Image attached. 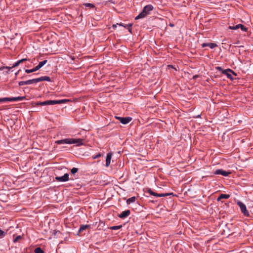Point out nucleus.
Masks as SVG:
<instances>
[{
    "mask_svg": "<svg viewBox=\"0 0 253 253\" xmlns=\"http://www.w3.org/2000/svg\"><path fill=\"white\" fill-rule=\"evenodd\" d=\"M69 101L67 99H61L58 100H46L43 102H32V106L33 107H36L38 106H44V105H50L57 104H62L66 103Z\"/></svg>",
    "mask_w": 253,
    "mask_h": 253,
    "instance_id": "f257e3e1",
    "label": "nucleus"
},
{
    "mask_svg": "<svg viewBox=\"0 0 253 253\" xmlns=\"http://www.w3.org/2000/svg\"><path fill=\"white\" fill-rule=\"evenodd\" d=\"M154 9L151 4L145 6L142 11L135 18V20L145 18L147 15L150 14V12Z\"/></svg>",
    "mask_w": 253,
    "mask_h": 253,
    "instance_id": "f03ea898",
    "label": "nucleus"
},
{
    "mask_svg": "<svg viewBox=\"0 0 253 253\" xmlns=\"http://www.w3.org/2000/svg\"><path fill=\"white\" fill-rule=\"evenodd\" d=\"M237 204L240 207V210L242 213L247 217L250 216V213L247 210L246 205L241 201H238Z\"/></svg>",
    "mask_w": 253,
    "mask_h": 253,
    "instance_id": "7ed1b4c3",
    "label": "nucleus"
},
{
    "mask_svg": "<svg viewBox=\"0 0 253 253\" xmlns=\"http://www.w3.org/2000/svg\"><path fill=\"white\" fill-rule=\"evenodd\" d=\"M222 74L226 75L227 78L228 79H230L231 80H233L236 79V78H234L233 77V75H234L235 76H237V74L235 73L233 71H232L230 69H227L226 70H224L223 71H222Z\"/></svg>",
    "mask_w": 253,
    "mask_h": 253,
    "instance_id": "20e7f679",
    "label": "nucleus"
},
{
    "mask_svg": "<svg viewBox=\"0 0 253 253\" xmlns=\"http://www.w3.org/2000/svg\"><path fill=\"white\" fill-rule=\"evenodd\" d=\"M148 192L151 195H153L155 197H166V196L173 194L172 193L158 194V193L153 191L151 189H149L148 190Z\"/></svg>",
    "mask_w": 253,
    "mask_h": 253,
    "instance_id": "39448f33",
    "label": "nucleus"
},
{
    "mask_svg": "<svg viewBox=\"0 0 253 253\" xmlns=\"http://www.w3.org/2000/svg\"><path fill=\"white\" fill-rule=\"evenodd\" d=\"M115 118L120 121L123 124L126 125L129 123L132 120V118L130 117H121L116 116Z\"/></svg>",
    "mask_w": 253,
    "mask_h": 253,
    "instance_id": "423d86ee",
    "label": "nucleus"
},
{
    "mask_svg": "<svg viewBox=\"0 0 253 253\" xmlns=\"http://www.w3.org/2000/svg\"><path fill=\"white\" fill-rule=\"evenodd\" d=\"M55 179L57 181H60V182H66L69 180V174L68 173H65L64 175L62 176H56L55 177Z\"/></svg>",
    "mask_w": 253,
    "mask_h": 253,
    "instance_id": "0eeeda50",
    "label": "nucleus"
},
{
    "mask_svg": "<svg viewBox=\"0 0 253 253\" xmlns=\"http://www.w3.org/2000/svg\"><path fill=\"white\" fill-rule=\"evenodd\" d=\"M213 173L216 175L220 174L224 176H227L231 173V172L225 171L222 169H217L213 172Z\"/></svg>",
    "mask_w": 253,
    "mask_h": 253,
    "instance_id": "6e6552de",
    "label": "nucleus"
},
{
    "mask_svg": "<svg viewBox=\"0 0 253 253\" xmlns=\"http://www.w3.org/2000/svg\"><path fill=\"white\" fill-rule=\"evenodd\" d=\"M239 28H241V29L244 32H247L248 30V28L241 24H238L235 26H230L229 27V29L231 30H237Z\"/></svg>",
    "mask_w": 253,
    "mask_h": 253,
    "instance_id": "1a4fd4ad",
    "label": "nucleus"
},
{
    "mask_svg": "<svg viewBox=\"0 0 253 253\" xmlns=\"http://www.w3.org/2000/svg\"><path fill=\"white\" fill-rule=\"evenodd\" d=\"M26 99V96H18V97H6V101H21Z\"/></svg>",
    "mask_w": 253,
    "mask_h": 253,
    "instance_id": "9d476101",
    "label": "nucleus"
},
{
    "mask_svg": "<svg viewBox=\"0 0 253 253\" xmlns=\"http://www.w3.org/2000/svg\"><path fill=\"white\" fill-rule=\"evenodd\" d=\"M71 144H76L77 146H80L83 145V139L81 138L75 139L71 138Z\"/></svg>",
    "mask_w": 253,
    "mask_h": 253,
    "instance_id": "9b49d317",
    "label": "nucleus"
},
{
    "mask_svg": "<svg viewBox=\"0 0 253 253\" xmlns=\"http://www.w3.org/2000/svg\"><path fill=\"white\" fill-rule=\"evenodd\" d=\"M71 138H66L62 140H58L55 142L57 144H71Z\"/></svg>",
    "mask_w": 253,
    "mask_h": 253,
    "instance_id": "f8f14e48",
    "label": "nucleus"
},
{
    "mask_svg": "<svg viewBox=\"0 0 253 253\" xmlns=\"http://www.w3.org/2000/svg\"><path fill=\"white\" fill-rule=\"evenodd\" d=\"M130 214V211L129 210H126L123 211L121 213L118 214V216L122 219H124L129 215Z\"/></svg>",
    "mask_w": 253,
    "mask_h": 253,
    "instance_id": "ddd939ff",
    "label": "nucleus"
},
{
    "mask_svg": "<svg viewBox=\"0 0 253 253\" xmlns=\"http://www.w3.org/2000/svg\"><path fill=\"white\" fill-rule=\"evenodd\" d=\"M20 64V61L19 60L15 62L11 67L8 66H2L0 67V71L3 70L4 69H8L10 70L11 69L16 67L18 66Z\"/></svg>",
    "mask_w": 253,
    "mask_h": 253,
    "instance_id": "4468645a",
    "label": "nucleus"
},
{
    "mask_svg": "<svg viewBox=\"0 0 253 253\" xmlns=\"http://www.w3.org/2000/svg\"><path fill=\"white\" fill-rule=\"evenodd\" d=\"M112 154L111 153H109L107 154L106 159V166L107 167H109L110 165L111 159L112 158Z\"/></svg>",
    "mask_w": 253,
    "mask_h": 253,
    "instance_id": "2eb2a0df",
    "label": "nucleus"
},
{
    "mask_svg": "<svg viewBox=\"0 0 253 253\" xmlns=\"http://www.w3.org/2000/svg\"><path fill=\"white\" fill-rule=\"evenodd\" d=\"M33 84L32 79L26 81H20L18 83V84L19 86H22L24 85H27V84Z\"/></svg>",
    "mask_w": 253,
    "mask_h": 253,
    "instance_id": "dca6fc26",
    "label": "nucleus"
},
{
    "mask_svg": "<svg viewBox=\"0 0 253 253\" xmlns=\"http://www.w3.org/2000/svg\"><path fill=\"white\" fill-rule=\"evenodd\" d=\"M90 228V226L89 225H81L80 226V229L79 230L78 235L79 234V233L81 232L82 231L86 229H89Z\"/></svg>",
    "mask_w": 253,
    "mask_h": 253,
    "instance_id": "f3484780",
    "label": "nucleus"
},
{
    "mask_svg": "<svg viewBox=\"0 0 253 253\" xmlns=\"http://www.w3.org/2000/svg\"><path fill=\"white\" fill-rule=\"evenodd\" d=\"M230 197L229 194H221L217 198V201H220L223 199H228Z\"/></svg>",
    "mask_w": 253,
    "mask_h": 253,
    "instance_id": "a211bd4d",
    "label": "nucleus"
},
{
    "mask_svg": "<svg viewBox=\"0 0 253 253\" xmlns=\"http://www.w3.org/2000/svg\"><path fill=\"white\" fill-rule=\"evenodd\" d=\"M136 198L134 196L130 197L126 200V203L127 204L129 205L131 203H134L136 201Z\"/></svg>",
    "mask_w": 253,
    "mask_h": 253,
    "instance_id": "6ab92c4d",
    "label": "nucleus"
},
{
    "mask_svg": "<svg viewBox=\"0 0 253 253\" xmlns=\"http://www.w3.org/2000/svg\"><path fill=\"white\" fill-rule=\"evenodd\" d=\"M47 60H44L40 62L39 64L36 66L37 68L40 69L41 68L43 65H44L47 63Z\"/></svg>",
    "mask_w": 253,
    "mask_h": 253,
    "instance_id": "aec40b11",
    "label": "nucleus"
},
{
    "mask_svg": "<svg viewBox=\"0 0 253 253\" xmlns=\"http://www.w3.org/2000/svg\"><path fill=\"white\" fill-rule=\"evenodd\" d=\"M32 81H33V84H36V83H39L40 82H42V77H40L38 78L34 79H32Z\"/></svg>",
    "mask_w": 253,
    "mask_h": 253,
    "instance_id": "412c9836",
    "label": "nucleus"
},
{
    "mask_svg": "<svg viewBox=\"0 0 253 253\" xmlns=\"http://www.w3.org/2000/svg\"><path fill=\"white\" fill-rule=\"evenodd\" d=\"M34 252L35 253H44V252L40 247L36 248L35 249Z\"/></svg>",
    "mask_w": 253,
    "mask_h": 253,
    "instance_id": "4be33fe9",
    "label": "nucleus"
},
{
    "mask_svg": "<svg viewBox=\"0 0 253 253\" xmlns=\"http://www.w3.org/2000/svg\"><path fill=\"white\" fill-rule=\"evenodd\" d=\"M83 5H84L85 7H88L91 8H93L95 7V5L93 4L90 3H84L83 4Z\"/></svg>",
    "mask_w": 253,
    "mask_h": 253,
    "instance_id": "5701e85b",
    "label": "nucleus"
},
{
    "mask_svg": "<svg viewBox=\"0 0 253 253\" xmlns=\"http://www.w3.org/2000/svg\"><path fill=\"white\" fill-rule=\"evenodd\" d=\"M7 231H4L0 229V238H2L7 234Z\"/></svg>",
    "mask_w": 253,
    "mask_h": 253,
    "instance_id": "b1692460",
    "label": "nucleus"
},
{
    "mask_svg": "<svg viewBox=\"0 0 253 253\" xmlns=\"http://www.w3.org/2000/svg\"><path fill=\"white\" fill-rule=\"evenodd\" d=\"M122 226H123L122 225H118V226H113L110 227L109 228L111 230H118V229H121L122 227Z\"/></svg>",
    "mask_w": 253,
    "mask_h": 253,
    "instance_id": "393cba45",
    "label": "nucleus"
},
{
    "mask_svg": "<svg viewBox=\"0 0 253 253\" xmlns=\"http://www.w3.org/2000/svg\"><path fill=\"white\" fill-rule=\"evenodd\" d=\"M42 81H47L51 82V79L48 76H42Z\"/></svg>",
    "mask_w": 253,
    "mask_h": 253,
    "instance_id": "a878e982",
    "label": "nucleus"
},
{
    "mask_svg": "<svg viewBox=\"0 0 253 253\" xmlns=\"http://www.w3.org/2000/svg\"><path fill=\"white\" fill-rule=\"evenodd\" d=\"M209 46L211 48L213 49L214 47L217 46V45L215 43H211H211H209Z\"/></svg>",
    "mask_w": 253,
    "mask_h": 253,
    "instance_id": "bb28decb",
    "label": "nucleus"
},
{
    "mask_svg": "<svg viewBox=\"0 0 253 253\" xmlns=\"http://www.w3.org/2000/svg\"><path fill=\"white\" fill-rule=\"evenodd\" d=\"M79 169L77 168H73L71 169V172L73 174H75L76 172L78 171Z\"/></svg>",
    "mask_w": 253,
    "mask_h": 253,
    "instance_id": "cd10ccee",
    "label": "nucleus"
},
{
    "mask_svg": "<svg viewBox=\"0 0 253 253\" xmlns=\"http://www.w3.org/2000/svg\"><path fill=\"white\" fill-rule=\"evenodd\" d=\"M21 239L22 237L20 235L17 236L15 238H14L13 242L16 243Z\"/></svg>",
    "mask_w": 253,
    "mask_h": 253,
    "instance_id": "c85d7f7f",
    "label": "nucleus"
},
{
    "mask_svg": "<svg viewBox=\"0 0 253 253\" xmlns=\"http://www.w3.org/2000/svg\"><path fill=\"white\" fill-rule=\"evenodd\" d=\"M101 155H102L101 154L99 153L96 155L92 156V159H96L97 158L100 157L101 156Z\"/></svg>",
    "mask_w": 253,
    "mask_h": 253,
    "instance_id": "c756f323",
    "label": "nucleus"
},
{
    "mask_svg": "<svg viewBox=\"0 0 253 253\" xmlns=\"http://www.w3.org/2000/svg\"><path fill=\"white\" fill-rule=\"evenodd\" d=\"M236 233H237V235H239V236H240V235H241V232H237V231H235L232 232L230 234V235H234V234H236Z\"/></svg>",
    "mask_w": 253,
    "mask_h": 253,
    "instance_id": "7c9ffc66",
    "label": "nucleus"
},
{
    "mask_svg": "<svg viewBox=\"0 0 253 253\" xmlns=\"http://www.w3.org/2000/svg\"><path fill=\"white\" fill-rule=\"evenodd\" d=\"M25 72L28 73V74H29V73H33V70H32V69H26L25 70Z\"/></svg>",
    "mask_w": 253,
    "mask_h": 253,
    "instance_id": "2f4dec72",
    "label": "nucleus"
},
{
    "mask_svg": "<svg viewBox=\"0 0 253 253\" xmlns=\"http://www.w3.org/2000/svg\"><path fill=\"white\" fill-rule=\"evenodd\" d=\"M209 43H203L202 44V47H205L206 46H209Z\"/></svg>",
    "mask_w": 253,
    "mask_h": 253,
    "instance_id": "473e14b6",
    "label": "nucleus"
},
{
    "mask_svg": "<svg viewBox=\"0 0 253 253\" xmlns=\"http://www.w3.org/2000/svg\"><path fill=\"white\" fill-rule=\"evenodd\" d=\"M6 101V97L0 98V102H4Z\"/></svg>",
    "mask_w": 253,
    "mask_h": 253,
    "instance_id": "72a5a7b5",
    "label": "nucleus"
},
{
    "mask_svg": "<svg viewBox=\"0 0 253 253\" xmlns=\"http://www.w3.org/2000/svg\"><path fill=\"white\" fill-rule=\"evenodd\" d=\"M27 60L28 59L27 58H23L21 60H19V61H20V63H23V62L27 61Z\"/></svg>",
    "mask_w": 253,
    "mask_h": 253,
    "instance_id": "f704fd0d",
    "label": "nucleus"
},
{
    "mask_svg": "<svg viewBox=\"0 0 253 253\" xmlns=\"http://www.w3.org/2000/svg\"><path fill=\"white\" fill-rule=\"evenodd\" d=\"M38 70H39L37 66H36L35 68H34L33 69H32V70H33V72H36L37 71H38Z\"/></svg>",
    "mask_w": 253,
    "mask_h": 253,
    "instance_id": "c9c22d12",
    "label": "nucleus"
},
{
    "mask_svg": "<svg viewBox=\"0 0 253 253\" xmlns=\"http://www.w3.org/2000/svg\"><path fill=\"white\" fill-rule=\"evenodd\" d=\"M117 25H118L119 26H123L125 28H126V25H124V24L122 23H120V24H117Z\"/></svg>",
    "mask_w": 253,
    "mask_h": 253,
    "instance_id": "e433bc0d",
    "label": "nucleus"
},
{
    "mask_svg": "<svg viewBox=\"0 0 253 253\" xmlns=\"http://www.w3.org/2000/svg\"><path fill=\"white\" fill-rule=\"evenodd\" d=\"M216 69H217V70H218V71H221L222 72V71H223V70H222V69L221 68V67H216Z\"/></svg>",
    "mask_w": 253,
    "mask_h": 253,
    "instance_id": "4c0bfd02",
    "label": "nucleus"
},
{
    "mask_svg": "<svg viewBox=\"0 0 253 253\" xmlns=\"http://www.w3.org/2000/svg\"><path fill=\"white\" fill-rule=\"evenodd\" d=\"M132 26V23H130V24H129L128 25H126V27H127V28H130Z\"/></svg>",
    "mask_w": 253,
    "mask_h": 253,
    "instance_id": "58836bf2",
    "label": "nucleus"
},
{
    "mask_svg": "<svg viewBox=\"0 0 253 253\" xmlns=\"http://www.w3.org/2000/svg\"><path fill=\"white\" fill-rule=\"evenodd\" d=\"M126 28L128 29V31H129L130 33H132V30H131V28H127V27H126Z\"/></svg>",
    "mask_w": 253,
    "mask_h": 253,
    "instance_id": "ea45409f",
    "label": "nucleus"
},
{
    "mask_svg": "<svg viewBox=\"0 0 253 253\" xmlns=\"http://www.w3.org/2000/svg\"><path fill=\"white\" fill-rule=\"evenodd\" d=\"M117 24H114L112 27L114 29H115L117 28Z\"/></svg>",
    "mask_w": 253,
    "mask_h": 253,
    "instance_id": "a19ab883",
    "label": "nucleus"
},
{
    "mask_svg": "<svg viewBox=\"0 0 253 253\" xmlns=\"http://www.w3.org/2000/svg\"><path fill=\"white\" fill-rule=\"evenodd\" d=\"M20 71V70H19L16 73H15V75L16 77L17 76V75L18 74V73H19Z\"/></svg>",
    "mask_w": 253,
    "mask_h": 253,
    "instance_id": "79ce46f5",
    "label": "nucleus"
},
{
    "mask_svg": "<svg viewBox=\"0 0 253 253\" xmlns=\"http://www.w3.org/2000/svg\"><path fill=\"white\" fill-rule=\"evenodd\" d=\"M169 26L170 27H173L174 25L173 24L169 23Z\"/></svg>",
    "mask_w": 253,
    "mask_h": 253,
    "instance_id": "37998d69",
    "label": "nucleus"
},
{
    "mask_svg": "<svg viewBox=\"0 0 253 253\" xmlns=\"http://www.w3.org/2000/svg\"><path fill=\"white\" fill-rule=\"evenodd\" d=\"M198 77V75H195V76H193V79H196V78H197Z\"/></svg>",
    "mask_w": 253,
    "mask_h": 253,
    "instance_id": "c03bdc74",
    "label": "nucleus"
},
{
    "mask_svg": "<svg viewBox=\"0 0 253 253\" xmlns=\"http://www.w3.org/2000/svg\"><path fill=\"white\" fill-rule=\"evenodd\" d=\"M9 70H8V71H7L6 72V74H9Z\"/></svg>",
    "mask_w": 253,
    "mask_h": 253,
    "instance_id": "a18cd8bd",
    "label": "nucleus"
},
{
    "mask_svg": "<svg viewBox=\"0 0 253 253\" xmlns=\"http://www.w3.org/2000/svg\"><path fill=\"white\" fill-rule=\"evenodd\" d=\"M169 67H170V68H172V66H171V65H169Z\"/></svg>",
    "mask_w": 253,
    "mask_h": 253,
    "instance_id": "49530a36",
    "label": "nucleus"
},
{
    "mask_svg": "<svg viewBox=\"0 0 253 253\" xmlns=\"http://www.w3.org/2000/svg\"><path fill=\"white\" fill-rule=\"evenodd\" d=\"M38 111L37 110H35V111H33V112H38Z\"/></svg>",
    "mask_w": 253,
    "mask_h": 253,
    "instance_id": "de8ad7c7",
    "label": "nucleus"
},
{
    "mask_svg": "<svg viewBox=\"0 0 253 253\" xmlns=\"http://www.w3.org/2000/svg\"><path fill=\"white\" fill-rule=\"evenodd\" d=\"M252 186H253V184L252 185Z\"/></svg>",
    "mask_w": 253,
    "mask_h": 253,
    "instance_id": "09e8293b",
    "label": "nucleus"
}]
</instances>
